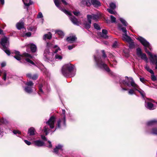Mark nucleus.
Masks as SVG:
<instances>
[{
  "mask_svg": "<svg viewBox=\"0 0 157 157\" xmlns=\"http://www.w3.org/2000/svg\"><path fill=\"white\" fill-rule=\"evenodd\" d=\"M77 38L75 36H70L67 38V40L71 43H73L76 39Z\"/></svg>",
  "mask_w": 157,
  "mask_h": 157,
  "instance_id": "21",
  "label": "nucleus"
},
{
  "mask_svg": "<svg viewBox=\"0 0 157 157\" xmlns=\"http://www.w3.org/2000/svg\"><path fill=\"white\" fill-rule=\"evenodd\" d=\"M157 124V120H153L147 122V125L148 126L155 125Z\"/></svg>",
  "mask_w": 157,
  "mask_h": 157,
  "instance_id": "24",
  "label": "nucleus"
},
{
  "mask_svg": "<svg viewBox=\"0 0 157 157\" xmlns=\"http://www.w3.org/2000/svg\"><path fill=\"white\" fill-rule=\"evenodd\" d=\"M110 9H115L116 8V5L113 2H111L109 4Z\"/></svg>",
  "mask_w": 157,
  "mask_h": 157,
  "instance_id": "38",
  "label": "nucleus"
},
{
  "mask_svg": "<svg viewBox=\"0 0 157 157\" xmlns=\"http://www.w3.org/2000/svg\"><path fill=\"white\" fill-rule=\"evenodd\" d=\"M62 116L63 117V118L59 119L58 121L56 129L53 132L55 131L57 128L63 129L65 127L66 116L65 111L64 109L62 110Z\"/></svg>",
  "mask_w": 157,
  "mask_h": 157,
  "instance_id": "8",
  "label": "nucleus"
},
{
  "mask_svg": "<svg viewBox=\"0 0 157 157\" xmlns=\"http://www.w3.org/2000/svg\"><path fill=\"white\" fill-rule=\"evenodd\" d=\"M6 71H4L3 73V79L4 80H6Z\"/></svg>",
  "mask_w": 157,
  "mask_h": 157,
  "instance_id": "54",
  "label": "nucleus"
},
{
  "mask_svg": "<svg viewBox=\"0 0 157 157\" xmlns=\"http://www.w3.org/2000/svg\"><path fill=\"white\" fill-rule=\"evenodd\" d=\"M92 5L95 7H98L101 6V3L98 0H92Z\"/></svg>",
  "mask_w": 157,
  "mask_h": 157,
  "instance_id": "26",
  "label": "nucleus"
},
{
  "mask_svg": "<svg viewBox=\"0 0 157 157\" xmlns=\"http://www.w3.org/2000/svg\"><path fill=\"white\" fill-rule=\"evenodd\" d=\"M0 43L3 47V49L7 55H10V52L7 48L9 45L8 39L6 37H4L1 39Z\"/></svg>",
  "mask_w": 157,
  "mask_h": 157,
  "instance_id": "9",
  "label": "nucleus"
},
{
  "mask_svg": "<svg viewBox=\"0 0 157 157\" xmlns=\"http://www.w3.org/2000/svg\"><path fill=\"white\" fill-rule=\"evenodd\" d=\"M132 41V40L131 42H128L129 43V47L130 49H133L135 47V44Z\"/></svg>",
  "mask_w": 157,
  "mask_h": 157,
  "instance_id": "36",
  "label": "nucleus"
},
{
  "mask_svg": "<svg viewBox=\"0 0 157 157\" xmlns=\"http://www.w3.org/2000/svg\"><path fill=\"white\" fill-rule=\"evenodd\" d=\"M55 33H57L61 38L63 37L64 36V33L61 30H58L56 31Z\"/></svg>",
  "mask_w": 157,
  "mask_h": 157,
  "instance_id": "29",
  "label": "nucleus"
},
{
  "mask_svg": "<svg viewBox=\"0 0 157 157\" xmlns=\"http://www.w3.org/2000/svg\"><path fill=\"white\" fill-rule=\"evenodd\" d=\"M0 4L4 5V0H0Z\"/></svg>",
  "mask_w": 157,
  "mask_h": 157,
  "instance_id": "62",
  "label": "nucleus"
},
{
  "mask_svg": "<svg viewBox=\"0 0 157 157\" xmlns=\"http://www.w3.org/2000/svg\"><path fill=\"white\" fill-rule=\"evenodd\" d=\"M44 59L45 61L49 62L53 60V54L50 52L48 49H46L44 52Z\"/></svg>",
  "mask_w": 157,
  "mask_h": 157,
  "instance_id": "11",
  "label": "nucleus"
},
{
  "mask_svg": "<svg viewBox=\"0 0 157 157\" xmlns=\"http://www.w3.org/2000/svg\"><path fill=\"white\" fill-rule=\"evenodd\" d=\"M54 3L56 6L58 7L60 10L63 12L65 14L68 13V11L63 9L60 6V1L59 0H54Z\"/></svg>",
  "mask_w": 157,
  "mask_h": 157,
  "instance_id": "15",
  "label": "nucleus"
},
{
  "mask_svg": "<svg viewBox=\"0 0 157 157\" xmlns=\"http://www.w3.org/2000/svg\"><path fill=\"white\" fill-rule=\"evenodd\" d=\"M119 19L124 26H126L127 25L128 23L123 18L120 17Z\"/></svg>",
  "mask_w": 157,
  "mask_h": 157,
  "instance_id": "32",
  "label": "nucleus"
},
{
  "mask_svg": "<svg viewBox=\"0 0 157 157\" xmlns=\"http://www.w3.org/2000/svg\"><path fill=\"white\" fill-rule=\"evenodd\" d=\"M113 10L114 9H107V10L110 14L114 15H117V12Z\"/></svg>",
  "mask_w": 157,
  "mask_h": 157,
  "instance_id": "35",
  "label": "nucleus"
},
{
  "mask_svg": "<svg viewBox=\"0 0 157 157\" xmlns=\"http://www.w3.org/2000/svg\"><path fill=\"white\" fill-rule=\"evenodd\" d=\"M28 47H30L31 50L32 52H35L37 49L36 46L33 43H30L28 45Z\"/></svg>",
  "mask_w": 157,
  "mask_h": 157,
  "instance_id": "18",
  "label": "nucleus"
},
{
  "mask_svg": "<svg viewBox=\"0 0 157 157\" xmlns=\"http://www.w3.org/2000/svg\"><path fill=\"white\" fill-rule=\"evenodd\" d=\"M136 53L138 56L143 53L140 48H138L136 49Z\"/></svg>",
  "mask_w": 157,
  "mask_h": 157,
  "instance_id": "39",
  "label": "nucleus"
},
{
  "mask_svg": "<svg viewBox=\"0 0 157 157\" xmlns=\"http://www.w3.org/2000/svg\"><path fill=\"white\" fill-rule=\"evenodd\" d=\"M94 28L97 30H100V28L99 25L96 23L94 24Z\"/></svg>",
  "mask_w": 157,
  "mask_h": 157,
  "instance_id": "41",
  "label": "nucleus"
},
{
  "mask_svg": "<svg viewBox=\"0 0 157 157\" xmlns=\"http://www.w3.org/2000/svg\"><path fill=\"white\" fill-rule=\"evenodd\" d=\"M5 123V121L4 119L0 118V124H2L4 123Z\"/></svg>",
  "mask_w": 157,
  "mask_h": 157,
  "instance_id": "55",
  "label": "nucleus"
},
{
  "mask_svg": "<svg viewBox=\"0 0 157 157\" xmlns=\"http://www.w3.org/2000/svg\"><path fill=\"white\" fill-rule=\"evenodd\" d=\"M122 87V90H128V89H127L126 88H123Z\"/></svg>",
  "mask_w": 157,
  "mask_h": 157,
  "instance_id": "64",
  "label": "nucleus"
},
{
  "mask_svg": "<svg viewBox=\"0 0 157 157\" xmlns=\"http://www.w3.org/2000/svg\"><path fill=\"white\" fill-rule=\"evenodd\" d=\"M37 18H41L43 17V16L42 13L41 12L39 13L38 15H37Z\"/></svg>",
  "mask_w": 157,
  "mask_h": 157,
  "instance_id": "50",
  "label": "nucleus"
},
{
  "mask_svg": "<svg viewBox=\"0 0 157 157\" xmlns=\"http://www.w3.org/2000/svg\"><path fill=\"white\" fill-rule=\"evenodd\" d=\"M102 53L103 54V56L104 58H105L106 56L105 53V51L104 50H102L101 51Z\"/></svg>",
  "mask_w": 157,
  "mask_h": 157,
  "instance_id": "58",
  "label": "nucleus"
},
{
  "mask_svg": "<svg viewBox=\"0 0 157 157\" xmlns=\"http://www.w3.org/2000/svg\"><path fill=\"white\" fill-rule=\"evenodd\" d=\"M25 6L28 7L33 3V2L30 0H22Z\"/></svg>",
  "mask_w": 157,
  "mask_h": 157,
  "instance_id": "23",
  "label": "nucleus"
},
{
  "mask_svg": "<svg viewBox=\"0 0 157 157\" xmlns=\"http://www.w3.org/2000/svg\"><path fill=\"white\" fill-rule=\"evenodd\" d=\"M38 75L36 74H35L32 76L31 79L33 80H36L38 78Z\"/></svg>",
  "mask_w": 157,
  "mask_h": 157,
  "instance_id": "44",
  "label": "nucleus"
},
{
  "mask_svg": "<svg viewBox=\"0 0 157 157\" xmlns=\"http://www.w3.org/2000/svg\"><path fill=\"white\" fill-rule=\"evenodd\" d=\"M52 35L50 32H49L48 34H45L43 36V39L44 40L46 39H50L52 38Z\"/></svg>",
  "mask_w": 157,
  "mask_h": 157,
  "instance_id": "27",
  "label": "nucleus"
},
{
  "mask_svg": "<svg viewBox=\"0 0 157 157\" xmlns=\"http://www.w3.org/2000/svg\"><path fill=\"white\" fill-rule=\"evenodd\" d=\"M63 146L61 144H58L57 146H56L54 150V152L59 155L58 154L59 152H61L63 151Z\"/></svg>",
  "mask_w": 157,
  "mask_h": 157,
  "instance_id": "16",
  "label": "nucleus"
},
{
  "mask_svg": "<svg viewBox=\"0 0 157 157\" xmlns=\"http://www.w3.org/2000/svg\"><path fill=\"white\" fill-rule=\"evenodd\" d=\"M24 142L25 143L28 145H30L31 144V143L30 142V141H29L27 140H25Z\"/></svg>",
  "mask_w": 157,
  "mask_h": 157,
  "instance_id": "56",
  "label": "nucleus"
},
{
  "mask_svg": "<svg viewBox=\"0 0 157 157\" xmlns=\"http://www.w3.org/2000/svg\"><path fill=\"white\" fill-rule=\"evenodd\" d=\"M87 21L85 19L84 20L83 26L86 29H89L90 27V25L91 23V20L97 21L99 18V16L98 14H92V15H88L87 16Z\"/></svg>",
  "mask_w": 157,
  "mask_h": 157,
  "instance_id": "5",
  "label": "nucleus"
},
{
  "mask_svg": "<svg viewBox=\"0 0 157 157\" xmlns=\"http://www.w3.org/2000/svg\"><path fill=\"white\" fill-rule=\"evenodd\" d=\"M1 67H5V66H6V63L5 62H3L1 63Z\"/></svg>",
  "mask_w": 157,
  "mask_h": 157,
  "instance_id": "61",
  "label": "nucleus"
},
{
  "mask_svg": "<svg viewBox=\"0 0 157 157\" xmlns=\"http://www.w3.org/2000/svg\"><path fill=\"white\" fill-rule=\"evenodd\" d=\"M33 143L34 145L38 147H42L44 145V143L40 140H34Z\"/></svg>",
  "mask_w": 157,
  "mask_h": 157,
  "instance_id": "17",
  "label": "nucleus"
},
{
  "mask_svg": "<svg viewBox=\"0 0 157 157\" xmlns=\"http://www.w3.org/2000/svg\"><path fill=\"white\" fill-rule=\"evenodd\" d=\"M139 57H140L142 59L144 60L146 63H147L148 62V59L145 54L143 53L140 55L139 56Z\"/></svg>",
  "mask_w": 157,
  "mask_h": 157,
  "instance_id": "28",
  "label": "nucleus"
},
{
  "mask_svg": "<svg viewBox=\"0 0 157 157\" xmlns=\"http://www.w3.org/2000/svg\"><path fill=\"white\" fill-rule=\"evenodd\" d=\"M58 52H59V53H61V50L59 48H57L55 49L54 53H56Z\"/></svg>",
  "mask_w": 157,
  "mask_h": 157,
  "instance_id": "47",
  "label": "nucleus"
},
{
  "mask_svg": "<svg viewBox=\"0 0 157 157\" xmlns=\"http://www.w3.org/2000/svg\"><path fill=\"white\" fill-rule=\"evenodd\" d=\"M111 60L113 62V64H112L111 63L109 62L110 65L112 67H114L113 65H116L117 63V62L115 59V58L114 57H113L112 58H111Z\"/></svg>",
  "mask_w": 157,
  "mask_h": 157,
  "instance_id": "31",
  "label": "nucleus"
},
{
  "mask_svg": "<svg viewBox=\"0 0 157 157\" xmlns=\"http://www.w3.org/2000/svg\"><path fill=\"white\" fill-rule=\"evenodd\" d=\"M94 59L95 60L97 66L101 69L105 70L107 72H109L112 74V72L110 71V69L104 62L102 61L101 58L97 57L94 56Z\"/></svg>",
  "mask_w": 157,
  "mask_h": 157,
  "instance_id": "7",
  "label": "nucleus"
},
{
  "mask_svg": "<svg viewBox=\"0 0 157 157\" xmlns=\"http://www.w3.org/2000/svg\"><path fill=\"white\" fill-rule=\"evenodd\" d=\"M36 132V130L33 127H31L29 129L28 134L30 136H33L35 135Z\"/></svg>",
  "mask_w": 157,
  "mask_h": 157,
  "instance_id": "19",
  "label": "nucleus"
},
{
  "mask_svg": "<svg viewBox=\"0 0 157 157\" xmlns=\"http://www.w3.org/2000/svg\"><path fill=\"white\" fill-rule=\"evenodd\" d=\"M40 70L44 73L46 74L47 71L46 69L43 66H42L41 67V68H40Z\"/></svg>",
  "mask_w": 157,
  "mask_h": 157,
  "instance_id": "42",
  "label": "nucleus"
},
{
  "mask_svg": "<svg viewBox=\"0 0 157 157\" xmlns=\"http://www.w3.org/2000/svg\"><path fill=\"white\" fill-rule=\"evenodd\" d=\"M55 120V117L54 116H52L50 118L48 121L46 122L47 125L44 127L43 130L44 132L45 133L46 135H47L48 133L52 131V130L48 128V126L50 127L51 129H53L55 127L54 123Z\"/></svg>",
  "mask_w": 157,
  "mask_h": 157,
  "instance_id": "6",
  "label": "nucleus"
},
{
  "mask_svg": "<svg viewBox=\"0 0 157 157\" xmlns=\"http://www.w3.org/2000/svg\"><path fill=\"white\" fill-rule=\"evenodd\" d=\"M62 1V2L63 3V4L65 5H67V3L65 1V0H61Z\"/></svg>",
  "mask_w": 157,
  "mask_h": 157,
  "instance_id": "60",
  "label": "nucleus"
},
{
  "mask_svg": "<svg viewBox=\"0 0 157 157\" xmlns=\"http://www.w3.org/2000/svg\"><path fill=\"white\" fill-rule=\"evenodd\" d=\"M41 139L43 140H47V139L46 138V137L44 136L43 135H42L41 136Z\"/></svg>",
  "mask_w": 157,
  "mask_h": 157,
  "instance_id": "59",
  "label": "nucleus"
},
{
  "mask_svg": "<svg viewBox=\"0 0 157 157\" xmlns=\"http://www.w3.org/2000/svg\"><path fill=\"white\" fill-rule=\"evenodd\" d=\"M118 28L119 30H122L124 34H123L122 38L125 41L128 42H129L132 41V40L128 36L127 34V31L126 28L124 27H123L121 25H119Z\"/></svg>",
  "mask_w": 157,
  "mask_h": 157,
  "instance_id": "10",
  "label": "nucleus"
},
{
  "mask_svg": "<svg viewBox=\"0 0 157 157\" xmlns=\"http://www.w3.org/2000/svg\"><path fill=\"white\" fill-rule=\"evenodd\" d=\"M13 132L14 134H18V135H20L21 134V132H20L17 130H13Z\"/></svg>",
  "mask_w": 157,
  "mask_h": 157,
  "instance_id": "46",
  "label": "nucleus"
},
{
  "mask_svg": "<svg viewBox=\"0 0 157 157\" xmlns=\"http://www.w3.org/2000/svg\"><path fill=\"white\" fill-rule=\"evenodd\" d=\"M154 74H152L151 75V79L153 81H155L156 80V78L154 75Z\"/></svg>",
  "mask_w": 157,
  "mask_h": 157,
  "instance_id": "49",
  "label": "nucleus"
},
{
  "mask_svg": "<svg viewBox=\"0 0 157 157\" xmlns=\"http://www.w3.org/2000/svg\"><path fill=\"white\" fill-rule=\"evenodd\" d=\"M73 13H74V14L76 16H78L80 14L79 12L78 11H73Z\"/></svg>",
  "mask_w": 157,
  "mask_h": 157,
  "instance_id": "51",
  "label": "nucleus"
},
{
  "mask_svg": "<svg viewBox=\"0 0 157 157\" xmlns=\"http://www.w3.org/2000/svg\"><path fill=\"white\" fill-rule=\"evenodd\" d=\"M14 53L16 55L14 56V57L17 60L20 61L22 59H24L29 64L35 65L34 63L31 60L32 57L30 55L25 52L21 55L20 52L17 51H15Z\"/></svg>",
  "mask_w": 157,
  "mask_h": 157,
  "instance_id": "3",
  "label": "nucleus"
},
{
  "mask_svg": "<svg viewBox=\"0 0 157 157\" xmlns=\"http://www.w3.org/2000/svg\"><path fill=\"white\" fill-rule=\"evenodd\" d=\"M25 35L29 37L31 36V33L30 32H29L25 33Z\"/></svg>",
  "mask_w": 157,
  "mask_h": 157,
  "instance_id": "57",
  "label": "nucleus"
},
{
  "mask_svg": "<svg viewBox=\"0 0 157 157\" xmlns=\"http://www.w3.org/2000/svg\"><path fill=\"white\" fill-rule=\"evenodd\" d=\"M25 84L27 86L24 88L25 91L28 93L30 94L32 93V86L33 85V83L31 81L26 82Z\"/></svg>",
  "mask_w": 157,
  "mask_h": 157,
  "instance_id": "13",
  "label": "nucleus"
},
{
  "mask_svg": "<svg viewBox=\"0 0 157 157\" xmlns=\"http://www.w3.org/2000/svg\"><path fill=\"white\" fill-rule=\"evenodd\" d=\"M75 44H72L71 45H69L68 46V49L69 50H71L73 48H75Z\"/></svg>",
  "mask_w": 157,
  "mask_h": 157,
  "instance_id": "45",
  "label": "nucleus"
},
{
  "mask_svg": "<svg viewBox=\"0 0 157 157\" xmlns=\"http://www.w3.org/2000/svg\"><path fill=\"white\" fill-rule=\"evenodd\" d=\"M39 90H40V92H41V93H43V90H42V88H44L42 84H40L39 85Z\"/></svg>",
  "mask_w": 157,
  "mask_h": 157,
  "instance_id": "43",
  "label": "nucleus"
},
{
  "mask_svg": "<svg viewBox=\"0 0 157 157\" xmlns=\"http://www.w3.org/2000/svg\"><path fill=\"white\" fill-rule=\"evenodd\" d=\"M107 31L106 30L103 29L102 32L100 33L99 34L102 37L106 39L108 38V36L107 35Z\"/></svg>",
  "mask_w": 157,
  "mask_h": 157,
  "instance_id": "20",
  "label": "nucleus"
},
{
  "mask_svg": "<svg viewBox=\"0 0 157 157\" xmlns=\"http://www.w3.org/2000/svg\"><path fill=\"white\" fill-rule=\"evenodd\" d=\"M68 13L66 14L69 16V18L72 22L74 25H79V22L78 20L74 16L72 15L71 13L68 11Z\"/></svg>",
  "mask_w": 157,
  "mask_h": 157,
  "instance_id": "14",
  "label": "nucleus"
},
{
  "mask_svg": "<svg viewBox=\"0 0 157 157\" xmlns=\"http://www.w3.org/2000/svg\"><path fill=\"white\" fill-rule=\"evenodd\" d=\"M154 102V101L153 100L147 98L145 101V106L149 110L154 109L155 107L154 105L152 103V102Z\"/></svg>",
  "mask_w": 157,
  "mask_h": 157,
  "instance_id": "12",
  "label": "nucleus"
},
{
  "mask_svg": "<svg viewBox=\"0 0 157 157\" xmlns=\"http://www.w3.org/2000/svg\"><path fill=\"white\" fill-rule=\"evenodd\" d=\"M140 80L141 82L144 83L146 82V80L144 78H140Z\"/></svg>",
  "mask_w": 157,
  "mask_h": 157,
  "instance_id": "52",
  "label": "nucleus"
},
{
  "mask_svg": "<svg viewBox=\"0 0 157 157\" xmlns=\"http://www.w3.org/2000/svg\"><path fill=\"white\" fill-rule=\"evenodd\" d=\"M150 133L153 134L157 135V128H153L152 129Z\"/></svg>",
  "mask_w": 157,
  "mask_h": 157,
  "instance_id": "37",
  "label": "nucleus"
},
{
  "mask_svg": "<svg viewBox=\"0 0 157 157\" xmlns=\"http://www.w3.org/2000/svg\"><path fill=\"white\" fill-rule=\"evenodd\" d=\"M120 82L121 85L122 84L129 87H133L135 89L138 87V85L135 83L133 79L131 77L125 76L124 79H121L120 80Z\"/></svg>",
  "mask_w": 157,
  "mask_h": 157,
  "instance_id": "4",
  "label": "nucleus"
},
{
  "mask_svg": "<svg viewBox=\"0 0 157 157\" xmlns=\"http://www.w3.org/2000/svg\"><path fill=\"white\" fill-rule=\"evenodd\" d=\"M55 59L57 60H61L62 59V56L61 55H59L57 54H56L55 56Z\"/></svg>",
  "mask_w": 157,
  "mask_h": 157,
  "instance_id": "34",
  "label": "nucleus"
},
{
  "mask_svg": "<svg viewBox=\"0 0 157 157\" xmlns=\"http://www.w3.org/2000/svg\"><path fill=\"white\" fill-rule=\"evenodd\" d=\"M141 44L144 46V49L146 52L150 56V60L152 64L155 65V69H157V55L156 54H152L149 52L147 48H148L151 51V47L149 43L144 38L139 36L137 38Z\"/></svg>",
  "mask_w": 157,
  "mask_h": 157,
  "instance_id": "1",
  "label": "nucleus"
},
{
  "mask_svg": "<svg viewBox=\"0 0 157 157\" xmlns=\"http://www.w3.org/2000/svg\"><path fill=\"white\" fill-rule=\"evenodd\" d=\"M144 68L147 71L151 74H154L153 71L150 68L149 66H148L147 64L144 66Z\"/></svg>",
  "mask_w": 157,
  "mask_h": 157,
  "instance_id": "30",
  "label": "nucleus"
},
{
  "mask_svg": "<svg viewBox=\"0 0 157 157\" xmlns=\"http://www.w3.org/2000/svg\"><path fill=\"white\" fill-rule=\"evenodd\" d=\"M48 142L49 144V147H52V145L51 143V142L50 141H48Z\"/></svg>",
  "mask_w": 157,
  "mask_h": 157,
  "instance_id": "63",
  "label": "nucleus"
},
{
  "mask_svg": "<svg viewBox=\"0 0 157 157\" xmlns=\"http://www.w3.org/2000/svg\"><path fill=\"white\" fill-rule=\"evenodd\" d=\"M132 87L133 88L132 89H130L128 90V93L129 94L132 95L133 94H135V91L136 90L134 89V87Z\"/></svg>",
  "mask_w": 157,
  "mask_h": 157,
  "instance_id": "33",
  "label": "nucleus"
},
{
  "mask_svg": "<svg viewBox=\"0 0 157 157\" xmlns=\"http://www.w3.org/2000/svg\"><path fill=\"white\" fill-rule=\"evenodd\" d=\"M26 76L30 79H31L32 77V74L30 73H28L26 74Z\"/></svg>",
  "mask_w": 157,
  "mask_h": 157,
  "instance_id": "53",
  "label": "nucleus"
},
{
  "mask_svg": "<svg viewBox=\"0 0 157 157\" xmlns=\"http://www.w3.org/2000/svg\"><path fill=\"white\" fill-rule=\"evenodd\" d=\"M110 17L111 22L112 23H115L116 21V18L113 16L111 15L110 16Z\"/></svg>",
  "mask_w": 157,
  "mask_h": 157,
  "instance_id": "40",
  "label": "nucleus"
},
{
  "mask_svg": "<svg viewBox=\"0 0 157 157\" xmlns=\"http://www.w3.org/2000/svg\"><path fill=\"white\" fill-rule=\"evenodd\" d=\"M16 27L18 29H21L24 27V23L22 21H20L17 24Z\"/></svg>",
  "mask_w": 157,
  "mask_h": 157,
  "instance_id": "25",
  "label": "nucleus"
},
{
  "mask_svg": "<svg viewBox=\"0 0 157 157\" xmlns=\"http://www.w3.org/2000/svg\"><path fill=\"white\" fill-rule=\"evenodd\" d=\"M63 75L65 77H72L75 76V72L74 66L71 63H68L63 66L62 69Z\"/></svg>",
  "mask_w": 157,
  "mask_h": 157,
  "instance_id": "2",
  "label": "nucleus"
},
{
  "mask_svg": "<svg viewBox=\"0 0 157 157\" xmlns=\"http://www.w3.org/2000/svg\"><path fill=\"white\" fill-rule=\"evenodd\" d=\"M134 88V89L135 90V88ZM136 91H137L139 92L140 93L142 97L144 98V99H145L144 98L145 97V93L144 91L140 89L138 86V87L136 88Z\"/></svg>",
  "mask_w": 157,
  "mask_h": 157,
  "instance_id": "22",
  "label": "nucleus"
},
{
  "mask_svg": "<svg viewBox=\"0 0 157 157\" xmlns=\"http://www.w3.org/2000/svg\"><path fill=\"white\" fill-rule=\"evenodd\" d=\"M117 46L118 44L117 42L116 41H115L112 45V47L114 48H116L117 47Z\"/></svg>",
  "mask_w": 157,
  "mask_h": 157,
  "instance_id": "48",
  "label": "nucleus"
}]
</instances>
